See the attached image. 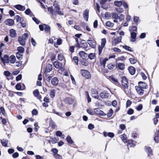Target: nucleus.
I'll use <instances>...</instances> for the list:
<instances>
[{"label":"nucleus","mask_w":159,"mask_h":159,"mask_svg":"<svg viewBox=\"0 0 159 159\" xmlns=\"http://www.w3.org/2000/svg\"><path fill=\"white\" fill-rule=\"evenodd\" d=\"M121 139H122L123 142H126L127 139L125 137L126 136V135L125 134H124L121 135Z\"/></svg>","instance_id":"79ce46f5"},{"label":"nucleus","mask_w":159,"mask_h":159,"mask_svg":"<svg viewBox=\"0 0 159 159\" xmlns=\"http://www.w3.org/2000/svg\"><path fill=\"white\" fill-rule=\"evenodd\" d=\"M73 60L74 61L75 63L77 65H78V59L77 57H74L73 58Z\"/></svg>","instance_id":"3c124183"},{"label":"nucleus","mask_w":159,"mask_h":159,"mask_svg":"<svg viewBox=\"0 0 159 159\" xmlns=\"http://www.w3.org/2000/svg\"><path fill=\"white\" fill-rule=\"evenodd\" d=\"M128 70L129 73L131 75H134L135 72V70L134 67L132 66H130L128 68Z\"/></svg>","instance_id":"b1692460"},{"label":"nucleus","mask_w":159,"mask_h":159,"mask_svg":"<svg viewBox=\"0 0 159 159\" xmlns=\"http://www.w3.org/2000/svg\"><path fill=\"white\" fill-rule=\"evenodd\" d=\"M52 69V65L48 64L46 66V68H45V72H49L51 71Z\"/></svg>","instance_id":"6ab92c4d"},{"label":"nucleus","mask_w":159,"mask_h":159,"mask_svg":"<svg viewBox=\"0 0 159 159\" xmlns=\"http://www.w3.org/2000/svg\"><path fill=\"white\" fill-rule=\"evenodd\" d=\"M10 35L12 38H15L16 36V31L13 29H11L10 30Z\"/></svg>","instance_id":"ddd939ff"},{"label":"nucleus","mask_w":159,"mask_h":159,"mask_svg":"<svg viewBox=\"0 0 159 159\" xmlns=\"http://www.w3.org/2000/svg\"><path fill=\"white\" fill-rule=\"evenodd\" d=\"M116 67L119 69L122 70L125 68V65L122 63H119L116 64Z\"/></svg>","instance_id":"f3484780"},{"label":"nucleus","mask_w":159,"mask_h":159,"mask_svg":"<svg viewBox=\"0 0 159 159\" xmlns=\"http://www.w3.org/2000/svg\"><path fill=\"white\" fill-rule=\"evenodd\" d=\"M91 93L92 96L95 98L98 99L99 98V96L96 90L92 89L91 90Z\"/></svg>","instance_id":"423d86ee"},{"label":"nucleus","mask_w":159,"mask_h":159,"mask_svg":"<svg viewBox=\"0 0 159 159\" xmlns=\"http://www.w3.org/2000/svg\"><path fill=\"white\" fill-rule=\"evenodd\" d=\"M22 77V75L21 74H19L16 77V80L17 81L20 80H21Z\"/></svg>","instance_id":"e2e57ef3"},{"label":"nucleus","mask_w":159,"mask_h":159,"mask_svg":"<svg viewBox=\"0 0 159 159\" xmlns=\"http://www.w3.org/2000/svg\"><path fill=\"white\" fill-rule=\"evenodd\" d=\"M103 134L105 137L108 136L109 137L112 138L114 136V134L113 133L111 132L107 133V132H104Z\"/></svg>","instance_id":"f8f14e48"},{"label":"nucleus","mask_w":159,"mask_h":159,"mask_svg":"<svg viewBox=\"0 0 159 159\" xmlns=\"http://www.w3.org/2000/svg\"><path fill=\"white\" fill-rule=\"evenodd\" d=\"M11 74L10 72L8 71H5L4 72V75L7 76H9Z\"/></svg>","instance_id":"774afa93"},{"label":"nucleus","mask_w":159,"mask_h":159,"mask_svg":"<svg viewBox=\"0 0 159 159\" xmlns=\"http://www.w3.org/2000/svg\"><path fill=\"white\" fill-rule=\"evenodd\" d=\"M123 48L124 49H125V50H126L127 51H130V52H132V51L131 50V48L130 47L127 46H123Z\"/></svg>","instance_id":"c03bdc74"},{"label":"nucleus","mask_w":159,"mask_h":159,"mask_svg":"<svg viewBox=\"0 0 159 159\" xmlns=\"http://www.w3.org/2000/svg\"><path fill=\"white\" fill-rule=\"evenodd\" d=\"M88 47V44L86 42H84L80 44V48L86 49Z\"/></svg>","instance_id":"c85d7f7f"},{"label":"nucleus","mask_w":159,"mask_h":159,"mask_svg":"<svg viewBox=\"0 0 159 159\" xmlns=\"http://www.w3.org/2000/svg\"><path fill=\"white\" fill-rule=\"evenodd\" d=\"M53 65L57 69H61L63 67L62 63L58 61H54L53 63Z\"/></svg>","instance_id":"6e6552de"},{"label":"nucleus","mask_w":159,"mask_h":159,"mask_svg":"<svg viewBox=\"0 0 159 159\" xmlns=\"http://www.w3.org/2000/svg\"><path fill=\"white\" fill-rule=\"evenodd\" d=\"M19 153L17 152H16L12 155V156L13 158H16L19 156Z\"/></svg>","instance_id":"338daca9"},{"label":"nucleus","mask_w":159,"mask_h":159,"mask_svg":"<svg viewBox=\"0 0 159 159\" xmlns=\"http://www.w3.org/2000/svg\"><path fill=\"white\" fill-rule=\"evenodd\" d=\"M21 88V86L20 83L17 84L16 86V88L17 90H20Z\"/></svg>","instance_id":"864d4df0"},{"label":"nucleus","mask_w":159,"mask_h":159,"mask_svg":"<svg viewBox=\"0 0 159 159\" xmlns=\"http://www.w3.org/2000/svg\"><path fill=\"white\" fill-rule=\"evenodd\" d=\"M65 102L66 103L70 105L73 103L74 102V99L72 98H67L65 99Z\"/></svg>","instance_id":"4468645a"},{"label":"nucleus","mask_w":159,"mask_h":159,"mask_svg":"<svg viewBox=\"0 0 159 159\" xmlns=\"http://www.w3.org/2000/svg\"><path fill=\"white\" fill-rule=\"evenodd\" d=\"M32 114L33 115H37L38 113V111L36 109H34L32 110Z\"/></svg>","instance_id":"0e129e2a"},{"label":"nucleus","mask_w":159,"mask_h":159,"mask_svg":"<svg viewBox=\"0 0 159 159\" xmlns=\"http://www.w3.org/2000/svg\"><path fill=\"white\" fill-rule=\"evenodd\" d=\"M80 71L82 75L84 76L86 79H89L91 78V75L88 70H81Z\"/></svg>","instance_id":"f03ea898"},{"label":"nucleus","mask_w":159,"mask_h":159,"mask_svg":"<svg viewBox=\"0 0 159 159\" xmlns=\"http://www.w3.org/2000/svg\"><path fill=\"white\" fill-rule=\"evenodd\" d=\"M114 4L116 6L120 7L122 5V2L121 1H116L114 2Z\"/></svg>","instance_id":"4c0bfd02"},{"label":"nucleus","mask_w":159,"mask_h":159,"mask_svg":"<svg viewBox=\"0 0 159 159\" xmlns=\"http://www.w3.org/2000/svg\"><path fill=\"white\" fill-rule=\"evenodd\" d=\"M129 60L130 63L132 64H134L137 62V60L134 57L130 58Z\"/></svg>","instance_id":"e433bc0d"},{"label":"nucleus","mask_w":159,"mask_h":159,"mask_svg":"<svg viewBox=\"0 0 159 159\" xmlns=\"http://www.w3.org/2000/svg\"><path fill=\"white\" fill-rule=\"evenodd\" d=\"M43 25L44 26V30L45 32H47L48 33H50V27L47 25L43 24Z\"/></svg>","instance_id":"393cba45"},{"label":"nucleus","mask_w":159,"mask_h":159,"mask_svg":"<svg viewBox=\"0 0 159 159\" xmlns=\"http://www.w3.org/2000/svg\"><path fill=\"white\" fill-rule=\"evenodd\" d=\"M138 84L139 86L138 87L142 89H146L147 87V84L143 82L139 81Z\"/></svg>","instance_id":"dca6fc26"},{"label":"nucleus","mask_w":159,"mask_h":159,"mask_svg":"<svg viewBox=\"0 0 159 159\" xmlns=\"http://www.w3.org/2000/svg\"><path fill=\"white\" fill-rule=\"evenodd\" d=\"M17 50L18 51V52L20 53L21 54L23 53L24 51V48L20 46L17 48Z\"/></svg>","instance_id":"f704fd0d"},{"label":"nucleus","mask_w":159,"mask_h":159,"mask_svg":"<svg viewBox=\"0 0 159 159\" xmlns=\"http://www.w3.org/2000/svg\"><path fill=\"white\" fill-rule=\"evenodd\" d=\"M95 57V54L94 53H89L88 56V58L91 60L94 59Z\"/></svg>","instance_id":"72a5a7b5"},{"label":"nucleus","mask_w":159,"mask_h":159,"mask_svg":"<svg viewBox=\"0 0 159 159\" xmlns=\"http://www.w3.org/2000/svg\"><path fill=\"white\" fill-rule=\"evenodd\" d=\"M143 108V105L142 104H139L138 105L136 108V109L138 111H139L141 110Z\"/></svg>","instance_id":"bf43d9fd"},{"label":"nucleus","mask_w":159,"mask_h":159,"mask_svg":"<svg viewBox=\"0 0 159 159\" xmlns=\"http://www.w3.org/2000/svg\"><path fill=\"white\" fill-rule=\"evenodd\" d=\"M145 151L147 152L148 156L149 157H151L152 155V150L150 147H147L145 149Z\"/></svg>","instance_id":"a211bd4d"},{"label":"nucleus","mask_w":159,"mask_h":159,"mask_svg":"<svg viewBox=\"0 0 159 159\" xmlns=\"http://www.w3.org/2000/svg\"><path fill=\"white\" fill-rule=\"evenodd\" d=\"M48 11L50 12L51 14L55 16L56 18L57 14L60 16L63 15V12L60 11L61 9L59 6H55L53 8L52 7H49L48 8Z\"/></svg>","instance_id":"f257e3e1"},{"label":"nucleus","mask_w":159,"mask_h":159,"mask_svg":"<svg viewBox=\"0 0 159 159\" xmlns=\"http://www.w3.org/2000/svg\"><path fill=\"white\" fill-rule=\"evenodd\" d=\"M124 16L123 14H121L119 16L118 19H119L120 21H121L124 20Z\"/></svg>","instance_id":"680f3d73"},{"label":"nucleus","mask_w":159,"mask_h":159,"mask_svg":"<svg viewBox=\"0 0 159 159\" xmlns=\"http://www.w3.org/2000/svg\"><path fill=\"white\" fill-rule=\"evenodd\" d=\"M108 60V59L107 58L104 59L102 61H100L101 65L103 66V67H105V64L106 61Z\"/></svg>","instance_id":"2f4dec72"},{"label":"nucleus","mask_w":159,"mask_h":159,"mask_svg":"<svg viewBox=\"0 0 159 159\" xmlns=\"http://www.w3.org/2000/svg\"><path fill=\"white\" fill-rule=\"evenodd\" d=\"M131 37L132 38L131 41L133 42H135L136 40V34L134 32L131 33Z\"/></svg>","instance_id":"4be33fe9"},{"label":"nucleus","mask_w":159,"mask_h":159,"mask_svg":"<svg viewBox=\"0 0 159 159\" xmlns=\"http://www.w3.org/2000/svg\"><path fill=\"white\" fill-rule=\"evenodd\" d=\"M54 156L56 159H61L62 157L59 154H54Z\"/></svg>","instance_id":"37998d69"},{"label":"nucleus","mask_w":159,"mask_h":159,"mask_svg":"<svg viewBox=\"0 0 159 159\" xmlns=\"http://www.w3.org/2000/svg\"><path fill=\"white\" fill-rule=\"evenodd\" d=\"M22 54H20V53L17 52L16 53V56L17 58L19 60H20L22 59Z\"/></svg>","instance_id":"6e6d98bb"},{"label":"nucleus","mask_w":159,"mask_h":159,"mask_svg":"<svg viewBox=\"0 0 159 159\" xmlns=\"http://www.w3.org/2000/svg\"><path fill=\"white\" fill-rule=\"evenodd\" d=\"M113 113V111L111 108H110L109 110L107 113V116L109 117H110L112 115Z\"/></svg>","instance_id":"ea45409f"},{"label":"nucleus","mask_w":159,"mask_h":159,"mask_svg":"<svg viewBox=\"0 0 159 159\" xmlns=\"http://www.w3.org/2000/svg\"><path fill=\"white\" fill-rule=\"evenodd\" d=\"M58 80L57 77H54L51 80L52 84L54 86L57 85L58 84Z\"/></svg>","instance_id":"2eb2a0df"},{"label":"nucleus","mask_w":159,"mask_h":159,"mask_svg":"<svg viewBox=\"0 0 159 159\" xmlns=\"http://www.w3.org/2000/svg\"><path fill=\"white\" fill-rule=\"evenodd\" d=\"M58 58L59 60L62 61L64 58L63 55L62 54H58Z\"/></svg>","instance_id":"603ef678"},{"label":"nucleus","mask_w":159,"mask_h":159,"mask_svg":"<svg viewBox=\"0 0 159 159\" xmlns=\"http://www.w3.org/2000/svg\"><path fill=\"white\" fill-rule=\"evenodd\" d=\"M130 31H136L137 30V28L136 26H132L129 27Z\"/></svg>","instance_id":"58836bf2"},{"label":"nucleus","mask_w":159,"mask_h":159,"mask_svg":"<svg viewBox=\"0 0 159 159\" xmlns=\"http://www.w3.org/2000/svg\"><path fill=\"white\" fill-rule=\"evenodd\" d=\"M122 38L121 36H120L116 39H114L112 41V44L115 46L120 43L121 41Z\"/></svg>","instance_id":"0eeeda50"},{"label":"nucleus","mask_w":159,"mask_h":159,"mask_svg":"<svg viewBox=\"0 0 159 159\" xmlns=\"http://www.w3.org/2000/svg\"><path fill=\"white\" fill-rule=\"evenodd\" d=\"M55 90L54 89H52L49 94L50 97L52 98H54L55 96Z\"/></svg>","instance_id":"7c9ffc66"},{"label":"nucleus","mask_w":159,"mask_h":159,"mask_svg":"<svg viewBox=\"0 0 159 159\" xmlns=\"http://www.w3.org/2000/svg\"><path fill=\"white\" fill-rule=\"evenodd\" d=\"M79 54L80 57L83 59H85L86 57V54L83 51H81L80 52Z\"/></svg>","instance_id":"bb28decb"},{"label":"nucleus","mask_w":159,"mask_h":159,"mask_svg":"<svg viewBox=\"0 0 159 159\" xmlns=\"http://www.w3.org/2000/svg\"><path fill=\"white\" fill-rule=\"evenodd\" d=\"M94 111L95 112L98 114H101V112H103L102 111L100 110V109L98 108H96L94 109Z\"/></svg>","instance_id":"09e8293b"},{"label":"nucleus","mask_w":159,"mask_h":159,"mask_svg":"<svg viewBox=\"0 0 159 159\" xmlns=\"http://www.w3.org/2000/svg\"><path fill=\"white\" fill-rule=\"evenodd\" d=\"M110 94L107 91H103L100 94V96L102 98H107L109 96Z\"/></svg>","instance_id":"39448f33"},{"label":"nucleus","mask_w":159,"mask_h":159,"mask_svg":"<svg viewBox=\"0 0 159 159\" xmlns=\"http://www.w3.org/2000/svg\"><path fill=\"white\" fill-rule=\"evenodd\" d=\"M32 19L37 24H39V23L40 21L38 20L36 17H33Z\"/></svg>","instance_id":"69168bd1"},{"label":"nucleus","mask_w":159,"mask_h":159,"mask_svg":"<svg viewBox=\"0 0 159 159\" xmlns=\"http://www.w3.org/2000/svg\"><path fill=\"white\" fill-rule=\"evenodd\" d=\"M28 37V34L27 33H25L22 36V38H23L24 39L26 40Z\"/></svg>","instance_id":"8fccbe9b"},{"label":"nucleus","mask_w":159,"mask_h":159,"mask_svg":"<svg viewBox=\"0 0 159 159\" xmlns=\"http://www.w3.org/2000/svg\"><path fill=\"white\" fill-rule=\"evenodd\" d=\"M111 17L113 18L118 19L119 18V16L116 13H112L111 14Z\"/></svg>","instance_id":"c9c22d12"},{"label":"nucleus","mask_w":159,"mask_h":159,"mask_svg":"<svg viewBox=\"0 0 159 159\" xmlns=\"http://www.w3.org/2000/svg\"><path fill=\"white\" fill-rule=\"evenodd\" d=\"M101 44L100 47L103 48L106 43V40L105 38H103L101 39Z\"/></svg>","instance_id":"473e14b6"},{"label":"nucleus","mask_w":159,"mask_h":159,"mask_svg":"<svg viewBox=\"0 0 159 159\" xmlns=\"http://www.w3.org/2000/svg\"><path fill=\"white\" fill-rule=\"evenodd\" d=\"M6 25L8 26H12L14 24V21L11 19H7L5 21Z\"/></svg>","instance_id":"9d476101"},{"label":"nucleus","mask_w":159,"mask_h":159,"mask_svg":"<svg viewBox=\"0 0 159 159\" xmlns=\"http://www.w3.org/2000/svg\"><path fill=\"white\" fill-rule=\"evenodd\" d=\"M131 103H132L131 101L129 100H128L126 102V107H129L130 106V105H131Z\"/></svg>","instance_id":"4d7b16f0"},{"label":"nucleus","mask_w":159,"mask_h":159,"mask_svg":"<svg viewBox=\"0 0 159 159\" xmlns=\"http://www.w3.org/2000/svg\"><path fill=\"white\" fill-rule=\"evenodd\" d=\"M1 60L4 63H9V58L7 55L5 54L4 56L3 57H1Z\"/></svg>","instance_id":"1a4fd4ad"},{"label":"nucleus","mask_w":159,"mask_h":159,"mask_svg":"<svg viewBox=\"0 0 159 159\" xmlns=\"http://www.w3.org/2000/svg\"><path fill=\"white\" fill-rule=\"evenodd\" d=\"M159 130L157 131V132L155 134L154 140L156 143H158L159 141Z\"/></svg>","instance_id":"a878e982"},{"label":"nucleus","mask_w":159,"mask_h":159,"mask_svg":"<svg viewBox=\"0 0 159 159\" xmlns=\"http://www.w3.org/2000/svg\"><path fill=\"white\" fill-rule=\"evenodd\" d=\"M33 94L35 97H37L39 94V92L38 89H36L33 91Z\"/></svg>","instance_id":"49530a36"},{"label":"nucleus","mask_w":159,"mask_h":159,"mask_svg":"<svg viewBox=\"0 0 159 159\" xmlns=\"http://www.w3.org/2000/svg\"><path fill=\"white\" fill-rule=\"evenodd\" d=\"M1 143L3 146L6 147L8 144V140L7 139H3L1 140Z\"/></svg>","instance_id":"cd10ccee"},{"label":"nucleus","mask_w":159,"mask_h":159,"mask_svg":"<svg viewBox=\"0 0 159 159\" xmlns=\"http://www.w3.org/2000/svg\"><path fill=\"white\" fill-rule=\"evenodd\" d=\"M135 89L138 93L140 96L143 95L144 93V90L138 86L135 87Z\"/></svg>","instance_id":"9b49d317"},{"label":"nucleus","mask_w":159,"mask_h":159,"mask_svg":"<svg viewBox=\"0 0 159 159\" xmlns=\"http://www.w3.org/2000/svg\"><path fill=\"white\" fill-rule=\"evenodd\" d=\"M89 10L88 9H86L84 11L83 14V17L84 19L86 21H88L89 17Z\"/></svg>","instance_id":"20e7f679"},{"label":"nucleus","mask_w":159,"mask_h":159,"mask_svg":"<svg viewBox=\"0 0 159 159\" xmlns=\"http://www.w3.org/2000/svg\"><path fill=\"white\" fill-rule=\"evenodd\" d=\"M89 45L92 48H94L93 45H92V42L93 40L91 39V38H89V39L87 41Z\"/></svg>","instance_id":"a19ab883"},{"label":"nucleus","mask_w":159,"mask_h":159,"mask_svg":"<svg viewBox=\"0 0 159 159\" xmlns=\"http://www.w3.org/2000/svg\"><path fill=\"white\" fill-rule=\"evenodd\" d=\"M106 25L107 26L109 27H112L113 26V24L111 23L110 21H107L106 23Z\"/></svg>","instance_id":"a18cd8bd"},{"label":"nucleus","mask_w":159,"mask_h":159,"mask_svg":"<svg viewBox=\"0 0 159 159\" xmlns=\"http://www.w3.org/2000/svg\"><path fill=\"white\" fill-rule=\"evenodd\" d=\"M85 93L87 96L88 102L89 103L91 101V98L89 97L88 92L87 91H86Z\"/></svg>","instance_id":"de8ad7c7"},{"label":"nucleus","mask_w":159,"mask_h":159,"mask_svg":"<svg viewBox=\"0 0 159 159\" xmlns=\"http://www.w3.org/2000/svg\"><path fill=\"white\" fill-rule=\"evenodd\" d=\"M16 9H17L20 10V11H24L25 9V7L20 5V4H18L16 5L14 7Z\"/></svg>","instance_id":"aec40b11"},{"label":"nucleus","mask_w":159,"mask_h":159,"mask_svg":"<svg viewBox=\"0 0 159 159\" xmlns=\"http://www.w3.org/2000/svg\"><path fill=\"white\" fill-rule=\"evenodd\" d=\"M134 110L132 108H130L128 110L127 113L129 115H130L134 113Z\"/></svg>","instance_id":"5fc2aeb1"},{"label":"nucleus","mask_w":159,"mask_h":159,"mask_svg":"<svg viewBox=\"0 0 159 159\" xmlns=\"http://www.w3.org/2000/svg\"><path fill=\"white\" fill-rule=\"evenodd\" d=\"M25 41L26 40L24 39L23 38L20 37H19L18 38V41L20 44L22 46H24L25 45Z\"/></svg>","instance_id":"412c9836"},{"label":"nucleus","mask_w":159,"mask_h":159,"mask_svg":"<svg viewBox=\"0 0 159 159\" xmlns=\"http://www.w3.org/2000/svg\"><path fill=\"white\" fill-rule=\"evenodd\" d=\"M66 140L67 141V143L69 144H72L73 143V140L72 139L70 136L69 135H68L67 137L66 138Z\"/></svg>","instance_id":"c756f323"},{"label":"nucleus","mask_w":159,"mask_h":159,"mask_svg":"<svg viewBox=\"0 0 159 159\" xmlns=\"http://www.w3.org/2000/svg\"><path fill=\"white\" fill-rule=\"evenodd\" d=\"M121 83L123 87L125 89H127L129 87V83L128 80L125 76H123L121 78Z\"/></svg>","instance_id":"7ed1b4c3"},{"label":"nucleus","mask_w":159,"mask_h":159,"mask_svg":"<svg viewBox=\"0 0 159 159\" xmlns=\"http://www.w3.org/2000/svg\"><path fill=\"white\" fill-rule=\"evenodd\" d=\"M16 61V58L15 56L13 55L11 56L9 58V61L11 63H14Z\"/></svg>","instance_id":"5701e85b"},{"label":"nucleus","mask_w":159,"mask_h":159,"mask_svg":"<svg viewBox=\"0 0 159 159\" xmlns=\"http://www.w3.org/2000/svg\"><path fill=\"white\" fill-rule=\"evenodd\" d=\"M114 66V65L110 63L108 65L107 67L109 69L112 70L113 69Z\"/></svg>","instance_id":"052dcab7"},{"label":"nucleus","mask_w":159,"mask_h":159,"mask_svg":"<svg viewBox=\"0 0 159 159\" xmlns=\"http://www.w3.org/2000/svg\"><path fill=\"white\" fill-rule=\"evenodd\" d=\"M49 125L53 129H54L56 125L55 123L53 121L50 122Z\"/></svg>","instance_id":"13d9d810"}]
</instances>
